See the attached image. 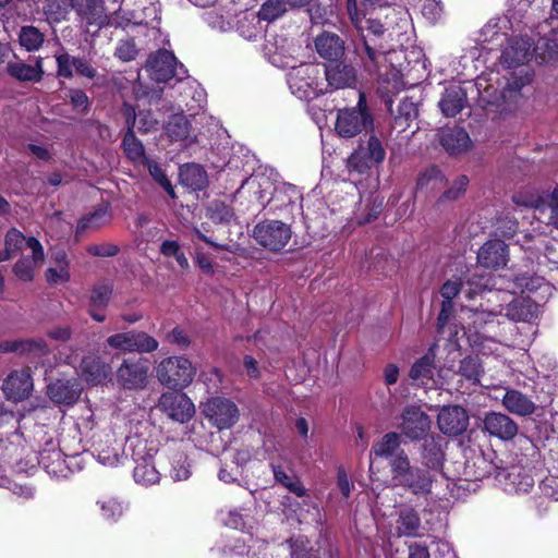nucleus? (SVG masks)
<instances>
[{"label": "nucleus", "mask_w": 558, "mask_h": 558, "mask_svg": "<svg viewBox=\"0 0 558 558\" xmlns=\"http://www.w3.org/2000/svg\"><path fill=\"white\" fill-rule=\"evenodd\" d=\"M156 407L169 418L181 424L190 421L195 413V407L185 393L165 392Z\"/></svg>", "instance_id": "15"}, {"label": "nucleus", "mask_w": 558, "mask_h": 558, "mask_svg": "<svg viewBox=\"0 0 558 558\" xmlns=\"http://www.w3.org/2000/svg\"><path fill=\"white\" fill-rule=\"evenodd\" d=\"M437 424L444 434L458 436L468 428L469 415L459 405L444 407L438 414Z\"/></svg>", "instance_id": "21"}, {"label": "nucleus", "mask_w": 558, "mask_h": 558, "mask_svg": "<svg viewBox=\"0 0 558 558\" xmlns=\"http://www.w3.org/2000/svg\"><path fill=\"white\" fill-rule=\"evenodd\" d=\"M468 102L466 92L460 85L448 86L439 101L441 112L446 117L457 116Z\"/></svg>", "instance_id": "31"}, {"label": "nucleus", "mask_w": 558, "mask_h": 558, "mask_svg": "<svg viewBox=\"0 0 558 558\" xmlns=\"http://www.w3.org/2000/svg\"><path fill=\"white\" fill-rule=\"evenodd\" d=\"M33 378L28 369L13 371L3 381L2 390L8 400L19 402L29 397Z\"/></svg>", "instance_id": "18"}, {"label": "nucleus", "mask_w": 558, "mask_h": 558, "mask_svg": "<svg viewBox=\"0 0 558 558\" xmlns=\"http://www.w3.org/2000/svg\"><path fill=\"white\" fill-rule=\"evenodd\" d=\"M146 70L153 80L161 83L173 77L181 81L186 75L183 65H178L177 58L168 50H159L151 54L146 62Z\"/></svg>", "instance_id": "9"}, {"label": "nucleus", "mask_w": 558, "mask_h": 558, "mask_svg": "<svg viewBox=\"0 0 558 558\" xmlns=\"http://www.w3.org/2000/svg\"><path fill=\"white\" fill-rule=\"evenodd\" d=\"M469 185V178L466 175H459L453 182L452 185L444 192L440 196L439 202L445 201H456L460 198Z\"/></svg>", "instance_id": "55"}, {"label": "nucleus", "mask_w": 558, "mask_h": 558, "mask_svg": "<svg viewBox=\"0 0 558 558\" xmlns=\"http://www.w3.org/2000/svg\"><path fill=\"white\" fill-rule=\"evenodd\" d=\"M137 54L135 43L132 39L120 40L116 48L114 56L128 62L134 60Z\"/></svg>", "instance_id": "64"}, {"label": "nucleus", "mask_w": 558, "mask_h": 558, "mask_svg": "<svg viewBox=\"0 0 558 558\" xmlns=\"http://www.w3.org/2000/svg\"><path fill=\"white\" fill-rule=\"evenodd\" d=\"M81 376L90 385H98L107 379L111 368L104 363L98 356L88 355L83 357L81 362Z\"/></svg>", "instance_id": "32"}, {"label": "nucleus", "mask_w": 558, "mask_h": 558, "mask_svg": "<svg viewBox=\"0 0 558 558\" xmlns=\"http://www.w3.org/2000/svg\"><path fill=\"white\" fill-rule=\"evenodd\" d=\"M61 2L65 11L69 8L75 10L87 25L100 28L108 24L100 0H61Z\"/></svg>", "instance_id": "20"}, {"label": "nucleus", "mask_w": 558, "mask_h": 558, "mask_svg": "<svg viewBox=\"0 0 558 558\" xmlns=\"http://www.w3.org/2000/svg\"><path fill=\"white\" fill-rule=\"evenodd\" d=\"M82 387L74 378L57 379L48 385L47 395L58 404H73L80 398Z\"/></svg>", "instance_id": "27"}, {"label": "nucleus", "mask_w": 558, "mask_h": 558, "mask_svg": "<svg viewBox=\"0 0 558 558\" xmlns=\"http://www.w3.org/2000/svg\"><path fill=\"white\" fill-rule=\"evenodd\" d=\"M451 374L456 375V373ZM457 374L470 385H478L484 375V368L478 356L469 355L462 359Z\"/></svg>", "instance_id": "39"}, {"label": "nucleus", "mask_w": 558, "mask_h": 558, "mask_svg": "<svg viewBox=\"0 0 558 558\" xmlns=\"http://www.w3.org/2000/svg\"><path fill=\"white\" fill-rule=\"evenodd\" d=\"M477 262L485 268L505 267L508 263V245L501 240L487 241L477 252Z\"/></svg>", "instance_id": "23"}, {"label": "nucleus", "mask_w": 558, "mask_h": 558, "mask_svg": "<svg viewBox=\"0 0 558 558\" xmlns=\"http://www.w3.org/2000/svg\"><path fill=\"white\" fill-rule=\"evenodd\" d=\"M271 470L275 481L278 484L282 485L298 497H303L306 495V489L298 476L294 474H288L281 465L271 464Z\"/></svg>", "instance_id": "42"}, {"label": "nucleus", "mask_w": 558, "mask_h": 558, "mask_svg": "<svg viewBox=\"0 0 558 558\" xmlns=\"http://www.w3.org/2000/svg\"><path fill=\"white\" fill-rule=\"evenodd\" d=\"M398 427L412 441L424 439L430 429V418L418 405H407L400 415Z\"/></svg>", "instance_id": "11"}, {"label": "nucleus", "mask_w": 558, "mask_h": 558, "mask_svg": "<svg viewBox=\"0 0 558 558\" xmlns=\"http://www.w3.org/2000/svg\"><path fill=\"white\" fill-rule=\"evenodd\" d=\"M531 279L526 276H515L513 279L506 280L502 277H492L484 274L474 272L464 284V293L469 299L483 293L484 291L497 290L509 291L510 293L530 289Z\"/></svg>", "instance_id": "6"}, {"label": "nucleus", "mask_w": 558, "mask_h": 558, "mask_svg": "<svg viewBox=\"0 0 558 558\" xmlns=\"http://www.w3.org/2000/svg\"><path fill=\"white\" fill-rule=\"evenodd\" d=\"M446 184V178L436 167L430 166L418 174L416 186L418 190H427L430 192L442 189Z\"/></svg>", "instance_id": "41"}, {"label": "nucleus", "mask_w": 558, "mask_h": 558, "mask_svg": "<svg viewBox=\"0 0 558 558\" xmlns=\"http://www.w3.org/2000/svg\"><path fill=\"white\" fill-rule=\"evenodd\" d=\"M283 0H266L259 8L257 17L266 22H272L287 12Z\"/></svg>", "instance_id": "49"}, {"label": "nucleus", "mask_w": 558, "mask_h": 558, "mask_svg": "<svg viewBox=\"0 0 558 558\" xmlns=\"http://www.w3.org/2000/svg\"><path fill=\"white\" fill-rule=\"evenodd\" d=\"M93 449L97 460L107 466H116L123 458L121 445L110 433L93 436Z\"/></svg>", "instance_id": "19"}, {"label": "nucleus", "mask_w": 558, "mask_h": 558, "mask_svg": "<svg viewBox=\"0 0 558 558\" xmlns=\"http://www.w3.org/2000/svg\"><path fill=\"white\" fill-rule=\"evenodd\" d=\"M287 82L291 93L302 100L314 99L326 93L318 64L301 63L292 66L287 74Z\"/></svg>", "instance_id": "2"}, {"label": "nucleus", "mask_w": 558, "mask_h": 558, "mask_svg": "<svg viewBox=\"0 0 558 558\" xmlns=\"http://www.w3.org/2000/svg\"><path fill=\"white\" fill-rule=\"evenodd\" d=\"M111 294L112 287L110 284L98 283L94 286L89 298L90 306L97 308H105L109 304Z\"/></svg>", "instance_id": "54"}, {"label": "nucleus", "mask_w": 558, "mask_h": 558, "mask_svg": "<svg viewBox=\"0 0 558 558\" xmlns=\"http://www.w3.org/2000/svg\"><path fill=\"white\" fill-rule=\"evenodd\" d=\"M203 413L219 429L230 428L239 420V409L235 403L221 397L208 399L204 404Z\"/></svg>", "instance_id": "14"}, {"label": "nucleus", "mask_w": 558, "mask_h": 558, "mask_svg": "<svg viewBox=\"0 0 558 558\" xmlns=\"http://www.w3.org/2000/svg\"><path fill=\"white\" fill-rule=\"evenodd\" d=\"M257 16L253 14H244L238 21V33L246 40H255L259 34L260 29L258 27Z\"/></svg>", "instance_id": "52"}, {"label": "nucleus", "mask_w": 558, "mask_h": 558, "mask_svg": "<svg viewBox=\"0 0 558 558\" xmlns=\"http://www.w3.org/2000/svg\"><path fill=\"white\" fill-rule=\"evenodd\" d=\"M106 215L107 210L99 208L94 213L83 217L77 223V233H83L89 228H98L102 225Z\"/></svg>", "instance_id": "60"}, {"label": "nucleus", "mask_w": 558, "mask_h": 558, "mask_svg": "<svg viewBox=\"0 0 558 558\" xmlns=\"http://www.w3.org/2000/svg\"><path fill=\"white\" fill-rule=\"evenodd\" d=\"M417 117V105L410 99H403L398 106V113L393 120V129L398 132H404L411 126L412 122H414Z\"/></svg>", "instance_id": "40"}, {"label": "nucleus", "mask_w": 558, "mask_h": 558, "mask_svg": "<svg viewBox=\"0 0 558 558\" xmlns=\"http://www.w3.org/2000/svg\"><path fill=\"white\" fill-rule=\"evenodd\" d=\"M533 51L539 62L550 61L558 57V44L554 39L542 38L533 44Z\"/></svg>", "instance_id": "51"}, {"label": "nucleus", "mask_w": 558, "mask_h": 558, "mask_svg": "<svg viewBox=\"0 0 558 558\" xmlns=\"http://www.w3.org/2000/svg\"><path fill=\"white\" fill-rule=\"evenodd\" d=\"M410 377L418 381L420 385L432 388L444 385L439 372L434 365V356L426 354L413 364L410 371Z\"/></svg>", "instance_id": "28"}, {"label": "nucleus", "mask_w": 558, "mask_h": 558, "mask_svg": "<svg viewBox=\"0 0 558 558\" xmlns=\"http://www.w3.org/2000/svg\"><path fill=\"white\" fill-rule=\"evenodd\" d=\"M354 53L364 71L369 74L377 73L386 59V48L375 38L363 33L354 43Z\"/></svg>", "instance_id": "13"}, {"label": "nucleus", "mask_w": 558, "mask_h": 558, "mask_svg": "<svg viewBox=\"0 0 558 558\" xmlns=\"http://www.w3.org/2000/svg\"><path fill=\"white\" fill-rule=\"evenodd\" d=\"M324 74L326 93L328 92V88L331 90L353 88L357 84V71L355 66L342 59L325 63Z\"/></svg>", "instance_id": "17"}, {"label": "nucleus", "mask_w": 558, "mask_h": 558, "mask_svg": "<svg viewBox=\"0 0 558 558\" xmlns=\"http://www.w3.org/2000/svg\"><path fill=\"white\" fill-rule=\"evenodd\" d=\"M389 466L395 486L402 487L416 496L432 493L434 475L430 471L412 465L404 450L390 460Z\"/></svg>", "instance_id": "1"}, {"label": "nucleus", "mask_w": 558, "mask_h": 558, "mask_svg": "<svg viewBox=\"0 0 558 558\" xmlns=\"http://www.w3.org/2000/svg\"><path fill=\"white\" fill-rule=\"evenodd\" d=\"M135 130H128L122 145L126 156L133 161H142L144 162V158H147L144 154V147L140 140L136 138L134 134Z\"/></svg>", "instance_id": "50"}, {"label": "nucleus", "mask_w": 558, "mask_h": 558, "mask_svg": "<svg viewBox=\"0 0 558 558\" xmlns=\"http://www.w3.org/2000/svg\"><path fill=\"white\" fill-rule=\"evenodd\" d=\"M291 558H310L311 549L308 541L304 537H296L287 541Z\"/></svg>", "instance_id": "62"}, {"label": "nucleus", "mask_w": 558, "mask_h": 558, "mask_svg": "<svg viewBox=\"0 0 558 558\" xmlns=\"http://www.w3.org/2000/svg\"><path fill=\"white\" fill-rule=\"evenodd\" d=\"M26 247L31 250L32 256L19 259L13 267V271L20 280L32 281L35 269L45 260V254L43 245L34 236L26 240Z\"/></svg>", "instance_id": "22"}, {"label": "nucleus", "mask_w": 558, "mask_h": 558, "mask_svg": "<svg viewBox=\"0 0 558 558\" xmlns=\"http://www.w3.org/2000/svg\"><path fill=\"white\" fill-rule=\"evenodd\" d=\"M290 226L279 220H265L253 230L256 242L269 251H281L291 239Z\"/></svg>", "instance_id": "8"}, {"label": "nucleus", "mask_w": 558, "mask_h": 558, "mask_svg": "<svg viewBox=\"0 0 558 558\" xmlns=\"http://www.w3.org/2000/svg\"><path fill=\"white\" fill-rule=\"evenodd\" d=\"M501 402L508 412L519 416H530L536 411V404L532 399L517 389H508Z\"/></svg>", "instance_id": "30"}, {"label": "nucleus", "mask_w": 558, "mask_h": 558, "mask_svg": "<svg viewBox=\"0 0 558 558\" xmlns=\"http://www.w3.org/2000/svg\"><path fill=\"white\" fill-rule=\"evenodd\" d=\"M133 476L136 483L143 485L155 484L159 481V473L153 464V460L136 463Z\"/></svg>", "instance_id": "47"}, {"label": "nucleus", "mask_w": 558, "mask_h": 558, "mask_svg": "<svg viewBox=\"0 0 558 558\" xmlns=\"http://www.w3.org/2000/svg\"><path fill=\"white\" fill-rule=\"evenodd\" d=\"M512 201L518 206L536 209H543L545 207V199L543 196L537 191L532 189L515 192L512 196Z\"/></svg>", "instance_id": "48"}, {"label": "nucleus", "mask_w": 558, "mask_h": 558, "mask_svg": "<svg viewBox=\"0 0 558 558\" xmlns=\"http://www.w3.org/2000/svg\"><path fill=\"white\" fill-rule=\"evenodd\" d=\"M180 183L192 191L205 190L208 185V177L205 169L196 163H187L180 168Z\"/></svg>", "instance_id": "34"}, {"label": "nucleus", "mask_w": 558, "mask_h": 558, "mask_svg": "<svg viewBox=\"0 0 558 558\" xmlns=\"http://www.w3.org/2000/svg\"><path fill=\"white\" fill-rule=\"evenodd\" d=\"M195 375L196 368L184 356L165 357L156 367L158 381L171 390L184 389L193 381Z\"/></svg>", "instance_id": "4"}, {"label": "nucleus", "mask_w": 558, "mask_h": 558, "mask_svg": "<svg viewBox=\"0 0 558 558\" xmlns=\"http://www.w3.org/2000/svg\"><path fill=\"white\" fill-rule=\"evenodd\" d=\"M401 435L396 432L385 434L371 449V454L376 457L393 459L402 450L400 449Z\"/></svg>", "instance_id": "38"}, {"label": "nucleus", "mask_w": 558, "mask_h": 558, "mask_svg": "<svg viewBox=\"0 0 558 558\" xmlns=\"http://www.w3.org/2000/svg\"><path fill=\"white\" fill-rule=\"evenodd\" d=\"M166 341L175 345L179 350H187L191 344L189 335L180 327H174L166 335Z\"/></svg>", "instance_id": "63"}, {"label": "nucleus", "mask_w": 558, "mask_h": 558, "mask_svg": "<svg viewBox=\"0 0 558 558\" xmlns=\"http://www.w3.org/2000/svg\"><path fill=\"white\" fill-rule=\"evenodd\" d=\"M318 56L327 62L342 59L345 51L344 40L331 32H323L314 40Z\"/></svg>", "instance_id": "26"}, {"label": "nucleus", "mask_w": 558, "mask_h": 558, "mask_svg": "<svg viewBox=\"0 0 558 558\" xmlns=\"http://www.w3.org/2000/svg\"><path fill=\"white\" fill-rule=\"evenodd\" d=\"M372 126L373 117L367 110L366 97L363 92L359 93V100L355 107L338 110L335 131L340 137H354Z\"/></svg>", "instance_id": "5"}, {"label": "nucleus", "mask_w": 558, "mask_h": 558, "mask_svg": "<svg viewBox=\"0 0 558 558\" xmlns=\"http://www.w3.org/2000/svg\"><path fill=\"white\" fill-rule=\"evenodd\" d=\"M484 428L490 436L501 440L513 439L519 430L518 424L507 414L490 412L485 415Z\"/></svg>", "instance_id": "24"}, {"label": "nucleus", "mask_w": 558, "mask_h": 558, "mask_svg": "<svg viewBox=\"0 0 558 558\" xmlns=\"http://www.w3.org/2000/svg\"><path fill=\"white\" fill-rule=\"evenodd\" d=\"M191 475L190 465L183 453H175L172 458L171 476L174 481L187 480Z\"/></svg>", "instance_id": "57"}, {"label": "nucleus", "mask_w": 558, "mask_h": 558, "mask_svg": "<svg viewBox=\"0 0 558 558\" xmlns=\"http://www.w3.org/2000/svg\"><path fill=\"white\" fill-rule=\"evenodd\" d=\"M386 157L385 148L376 136H371L366 145L361 144L359 148L351 154L348 159L350 170L363 173L376 163L384 161Z\"/></svg>", "instance_id": "16"}, {"label": "nucleus", "mask_w": 558, "mask_h": 558, "mask_svg": "<svg viewBox=\"0 0 558 558\" xmlns=\"http://www.w3.org/2000/svg\"><path fill=\"white\" fill-rule=\"evenodd\" d=\"M133 94L136 99H147L149 105H153L160 100L162 95L161 87L148 88L141 82H136L133 85Z\"/></svg>", "instance_id": "56"}, {"label": "nucleus", "mask_w": 558, "mask_h": 558, "mask_svg": "<svg viewBox=\"0 0 558 558\" xmlns=\"http://www.w3.org/2000/svg\"><path fill=\"white\" fill-rule=\"evenodd\" d=\"M8 73L21 82H39L43 78V59L37 58L35 64H27L23 61L9 62Z\"/></svg>", "instance_id": "33"}, {"label": "nucleus", "mask_w": 558, "mask_h": 558, "mask_svg": "<svg viewBox=\"0 0 558 558\" xmlns=\"http://www.w3.org/2000/svg\"><path fill=\"white\" fill-rule=\"evenodd\" d=\"M529 278L531 279L529 290H533L536 287L538 279L537 278L534 279L531 277H529ZM525 290L526 289L521 291V293H523ZM519 292H520V290H519ZM517 293H518V291L513 292V293H510L509 291H504V294L506 296H508L509 302L506 306H504L502 314L505 316H507L509 319L514 320V322H526L533 315V306L527 299H525L523 296L515 298L514 294H517Z\"/></svg>", "instance_id": "25"}, {"label": "nucleus", "mask_w": 558, "mask_h": 558, "mask_svg": "<svg viewBox=\"0 0 558 558\" xmlns=\"http://www.w3.org/2000/svg\"><path fill=\"white\" fill-rule=\"evenodd\" d=\"M557 471V475L549 474L539 483V489L542 494L554 500H558V461L557 465L553 466Z\"/></svg>", "instance_id": "61"}, {"label": "nucleus", "mask_w": 558, "mask_h": 558, "mask_svg": "<svg viewBox=\"0 0 558 558\" xmlns=\"http://www.w3.org/2000/svg\"><path fill=\"white\" fill-rule=\"evenodd\" d=\"M440 143L447 153L458 155L468 150L471 145V140L464 129L453 128L441 134Z\"/></svg>", "instance_id": "35"}, {"label": "nucleus", "mask_w": 558, "mask_h": 558, "mask_svg": "<svg viewBox=\"0 0 558 558\" xmlns=\"http://www.w3.org/2000/svg\"><path fill=\"white\" fill-rule=\"evenodd\" d=\"M28 353L38 352L47 354L49 352L47 343L43 339H20L4 340L0 342V353Z\"/></svg>", "instance_id": "36"}, {"label": "nucleus", "mask_w": 558, "mask_h": 558, "mask_svg": "<svg viewBox=\"0 0 558 558\" xmlns=\"http://www.w3.org/2000/svg\"><path fill=\"white\" fill-rule=\"evenodd\" d=\"M21 231L17 229H11L8 231L4 240L5 252L10 254V257L15 254L23 245L26 246V240Z\"/></svg>", "instance_id": "59"}, {"label": "nucleus", "mask_w": 558, "mask_h": 558, "mask_svg": "<svg viewBox=\"0 0 558 558\" xmlns=\"http://www.w3.org/2000/svg\"><path fill=\"white\" fill-rule=\"evenodd\" d=\"M422 446V463L427 471L433 472L439 471L442 468L445 453L441 447L440 437H425Z\"/></svg>", "instance_id": "29"}, {"label": "nucleus", "mask_w": 558, "mask_h": 558, "mask_svg": "<svg viewBox=\"0 0 558 558\" xmlns=\"http://www.w3.org/2000/svg\"><path fill=\"white\" fill-rule=\"evenodd\" d=\"M508 476L512 484L511 490L515 493H527L534 485V480L520 471L512 470Z\"/></svg>", "instance_id": "58"}, {"label": "nucleus", "mask_w": 558, "mask_h": 558, "mask_svg": "<svg viewBox=\"0 0 558 558\" xmlns=\"http://www.w3.org/2000/svg\"><path fill=\"white\" fill-rule=\"evenodd\" d=\"M531 81L532 72L530 69L509 70L499 83L500 90L495 89L492 85L485 87L482 94L483 100L496 106L514 104L521 98L522 88L529 85Z\"/></svg>", "instance_id": "3"}, {"label": "nucleus", "mask_w": 558, "mask_h": 558, "mask_svg": "<svg viewBox=\"0 0 558 558\" xmlns=\"http://www.w3.org/2000/svg\"><path fill=\"white\" fill-rule=\"evenodd\" d=\"M149 365L144 359L123 360L117 369V381L124 389L141 390L148 384Z\"/></svg>", "instance_id": "12"}, {"label": "nucleus", "mask_w": 558, "mask_h": 558, "mask_svg": "<svg viewBox=\"0 0 558 558\" xmlns=\"http://www.w3.org/2000/svg\"><path fill=\"white\" fill-rule=\"evenodd\" d=\"M190 122L183 113L173 114L167 122L165 130L172 141H183L190 136Z\"/></svg>", "instance_id": "43"}, {"label": "nucleus", "mask_w": 558, "mask_h": 558, "mask_svg": "<svg viewBox=\"0 0 558 558\" xmlns=\"http://www.w3.org/2000/svg\"><path fill=\"white\" fill-rule=\"evenodd\" d=\"M107 345L116 351L123 353H151L155 352L159 342L145 331L129 330L109 336L106 340Z\"/></svg>", "instance_id": "7"}, {"label": "nucleus", "mask_w": 558, "mask_h": 558, "mask_svg": "<svg viewBox=\"0 0 558 558\" xmlns=\"http://www.w3.org/2000/svg\"><path fill=\"white\" fill-rule=\"evenodd\" d=\"M302 195L298 187L293 184L282 183L280 186L275 189L274 195L267 202L275 204L276 210H282L288 207L299 206Z\"/></svg>", "instance_id": "37"}, {"label": "nucleus", "mask_w": 558, "mask_h": 558, "mask_svg": "<svg viewBox=\"0 0 558 558\" xmlns=\"http://www.w3.org/2000/svg\"><path fill=\"white\" fill-rule=\"evenodd\" d=\"M534 56L533 41L529 37H511L501 51L500 63L508 70L529 69L526 64Z\"/></svg>", "instance_id": "10"}, {"label": "nucleus", "mask_w": 558, "mask_h": 558, "mask_svg": "<svg viewBox=\"0 0 558 558\" xmlns=\"http://www.w3.org/2000/svg\"><path fill=\"white\" fill-rule=\"evenodd\" d=\"M131 456L134 463L153 460L156 449L153 446H148V442L144 438L133 437L129 439Z\"/></svg>", "instance_id": "46"}, {"label": "nucleus", "mask_w": 558, "mask_h": 558, "mask_svg": "<svg viewBox=\"0 0 558 558\" xmlns=\"http://www.w3.org/2000/svg\"><path fill=\"white\" fill-rule=\"evenodd\" d=\"M397 523L398 532L405 536H415L421 526L420 517L412 508L402 509Z\"/></svg>", "instance_id": "44"}, {"label": "nucleus", "mask_w": 558, "mask_h": 558, "mask_svg": "<svg viewBox=\"0 0 558 558\" xmlns=\"http://www.w3.org/2000/svg\"><path fill=\"white\" fill-rule=\"evenodd\" d=\"M20 43L28 51L37 50L44 43V35L34 26H24L20 33Z\"/></svg>", "instance_id": "53"}, {"label": "nucleus", "mask_w": 558, "mask_h": 558, "mask_svg": "<svg viewBox=\"0 0 558 558\" xmlns=\"http://www.w3.org/2000/svg\"><path fill=\"white\" fill-rule=\"evenodd\" d=\"M206 213L207 217L215 223H228L234 218L233 208L220 199L210 202Z\"/></svg>", "instance_id": "45"}]
</instances>
